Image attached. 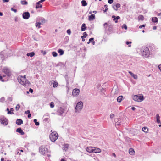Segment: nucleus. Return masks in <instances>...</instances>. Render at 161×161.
<instances>
[{"label": "nucleus", "instance_id": "f257e3e1", "mask_svg": "<svg viewBox=\"0 0 161 161\" xmlns=\"http://www.w3.org/2000/svg\"><path fill=\"white\" fill-rule=\"evenodd\" d=\"M18 80L20 83L25 86H28L30 84V82L26 79L25 75L19 76Z\"/></svg>", "mask_w": 161, "mask_h": 161}, {"label": "nucleus", "instance_id": "f03ea898", "mask_svg": "<svg viewBox=\"0 0 161 161\" xmlns=\"http://www.w3.org/2000/svg\"><path fill=\"white\" fill-rule=\"evenodd\" d=\"M83 107V103L82 101L78 102L76 106L75 112L76 113H80Z\"/></svg>", "mask_w": 161, "mask_h": 161}, {"label": "nucleus", "instance_id": "7ed1b4c3", "mask_svg": "<svg viewBox=\"0 0 161 161\" xmlns=\"http://www.w3.org/2000/svg\"><path fill=\"white\" fill-rule=\"evenodd\" d=\"M132 98L135 101L138 102H141L144 99V97L142 94L134 95Z\"/></svg>", "mask_w": 161, "mask_h": 161}, {"label": "nucleus", "instance_id": "20e7f679", "mask_svg": "<svg viewBox=\"0 0 161 161\" xmlns=\"http://www.w3.org/2000/svg\"><path fill=\"white\" fill-rule=\"evenodd\" d=\"M58 137V134L56 131L52 132L49 136L50 139L52 142H54Z\"/></svg>", "mask_w": 161, "mask_h": 161}, {"label": "nucleus", "instance_id": "39448f33", "mask_svg": "<svg viewBox=\"0 0 161 161\" xmlns=\"http://www.w3.org/2000/svg\"><path fill=\"white\" fill-rule=\"evenodd\" d=\"M141 53L143 56H146L149 54V49L146 47H144L141 49Z\"/></svg>", "mask_w": 161, "mask_h": 161}, {"label": "nucleus", "instance_id": "423d86ee", "mask_svg": "<svg viewBox=\"0 0 161 161\" xmlns=\"http://www.w3.org/2000/svg\"><path fill=\"white\" fill-rule=\"evenodd\" d=\"M39 151L41 154L44 155L48 152V149L45 146H42L40 147Z\"/></svg>", "mask_w": 161, "mask_h": 161}, {"label": "nucleus", "instance_id": "0eeeda50", "mask_svg": "<svg viewBox=\"0 0 161 161\" xmlns=\"http://www.w3.org/2000/svg\"><path fill=\"white\" fill-rule=\"evenodd\" d=\"M80 93V90L77 88H75L73 90L72 92V95L74 97H77Z\"/></svg>", "mask_w": 161, "mask_h": 161}, {"label": "nucleus", "instance_id": "6e6552de", "mask_svg": "<svg viewBox=\"0 0 161 161\" xmlns=\"http://www.w3.org/2000/svg\"><path fill=\"white\" fill-rule=\"evenodd\" d=\"M22 16L24 19H28L30 17V13L28 12H24L22 14Z\"/></svg>", "mask_w": 161, "mask_h": 161}, {"label": "nucleus", "instance_id": "1a4fd4ad", "mask_svg": "<svg viewBox=\"0 0 161 161\" xmlns=\"http://www.w3.org/2000/svg\"><path fill=\"white\" fill-rule=\"evenodd\" d=\"M0 120L1 124L3 125H7L8 124L7 119L6 118H1Z\"/></svg>", "mask_w": 161, "mask_h": 161}, {"label": "nucleus", "instance_id": "9d476101", "mask_svg": "<svg viewBox=\"0 0 161 161\" xmlns=\"http://www.w3.org/2000/svg\"><path fill=\"white\" fill-rule=\"evenodd\" d=\"M64 112V108L61 107H60L58 108L57 112L58 115H61Z\"/></svg>", "mask_w": 161, "mask_h": 161}, {"label": "nucleus", "instance_id": "9b49d317", "mask_svg": "<svg viewBox=\"0 0 161 161\" xmlns=\"http://www.w3.org/2000/svg\"><path fill=\"white\" fill-rule=\"evenodd\" d=\"M121 6V5L119 3H117L116 4H114L113 5V8L115 11H117L118 8H119Z\"/></svg>", "mask_w": 161, "mask_h": 161}, {"label": "nucleus", "instance_id": "f8f14e48", "mask_svg": "<svg viewBox=\"0 0 161 161\" xmlns=\"http://www.w3.org/2000/svg\"><path fill=\"white\" fill-rule=\"evenodd\" d=\"M94 147H88L86 149L87 152L89 153H93Z\"/></svg>", "mask_w": 161, "mask_h": 161}, {"label": "nucleus", "instance_id": "ddd939ff", "mask_svg": "<svg viewBox=\"0 0 161 161\" xmlns=\"http://www.w3.org/2000/svg\"><path fill=\"white\" fill-rule=\"evenodd\" d=\"M3 71L4 73L7 74L9 76L10 75V70L7 68H4L3 69Z\"/></svg>", "mask_w": 161, "mask_h": 161}, {"label": "nucleus", "instance_id": "4468645a", "mask_svg": "<svg viewBox=\"0 0 161 161\" xmlns=\"http://www.w3.org/2000/svg\"><path fill=\"white\" fill-rule=\"evenodd\" d=\"M93 153H100L101 152V150L98 148H96L95 147H94L93 149Z\"/></svg>", "mask_w": 161, "mask_h": 161}, {"label": "nucleus", "instance_id": "2eb2a0df", "mask_svg": "<svg viewBox=\"0 0 161 161\" xmlns=\"http://www.w3.org/2000/svg\"><path fill=\"white\" fill-rule=\"evenodd\" d=\"M129 73L135 79H137L138 78V76L137 75L133 74L131 72L129 71Z\"/></svg>", "mask_w": 161, "mask_h": 161}, {"label": "nucleus", "instance_id": "dca6fc26", "mask_svg": "<svg viewBox=\"0 0 161 161\" xmlns=\"http://www.w3.org/2000/svg\"><path fill=\"white\" fill-rule=\"evenodd\" d=\"M95 18V15L94 14H92L91 15L89 16L88 19L89 21H92L94 20Z\"/></svg>", "mask_w": 161, "mask_h": 161}, {"label": "nucleus", "instance_id": "f3484780", "mask_svg": "<svg viewBox=\"0 0 161 161\" xmlns=\"http://www.w3.org/2000/svg\"><path fill=\"white\" fill-rule=\"evenodd\" d=\"M156 121L158 123H161V121L160 120V117L158 114H157L156 115Z\"/></svg>", "mask_w": 161, "mask_h": 161}, {"label": "nucleus", "instance_id": "a211bd4d", "mask_svg": "<svg viewBox=\"0 0 161 161\" xmlns=\"http://www.w3.org/2000/svg\"><path fill=\"white\" fill-rule=\"evenodd\" d=\"M16 132L20 133L21 135H23L24 134V132H23L21 128H19L17 129Z\"/></svg>", "mask_w": 161, "mask_h": 161}, {"label": "nucleus", "instance_id": "6ab92c4d", "mask_svg": "<svg viewBox=\"0 0 161 161\" xmlns=\"http://www.w3.org/2000/svg\"><path fill=\"white\" fill-rule=\"evenodd\" d=\"M69 145L67 144H64L63 146V150L66 151L68 148Z\"/></svg>", "mask_w": 161, "mask_h": 161}, {"label": "nucleus", "instance_id": "aec40b11", "mask_svg": "<svg viewBox=\"0 0 161 161\" xmlns=\"http://www.w3.org/2000/svg\"><path fill=\"white\" fill-rule=\"evenodd\" d=\"M16 124L18 125H20L23 123L22 120L20 119H18L16 121Z\"/></svg>", "mask_w": 161, "mask_h": 161}, {"label": "nucleus", "instance_id": "412c9836", "mask_svg": "<svg viewBox=\"0 0 161 161\" xmlns=\"http://www.w3.org/2000/svg\"><path fill=\"white\" fill-rule=\"evenodd\" d=\"M40 1L36 3V9L41 8L42 7V5L40 4L41 3H39Z\"/></svg>", "mask_w": 161, "mask_h": 161}, {"label": "nucleus", "instance_id": "4be33fe9", "mask_svg": "<svg viewBox=\"0 0 161 161\" xmlns=\"http://www.w3.org/2000/svg\"><path fill=\"white\" fill-rule=\"evenodd\" d=\"M115 122L116 126H119L121 124V122L118 120V119H115Z\"/></svg>", "mask_w": 161, "mask_h": 161}, {"label": "nucleus", "instance_id": "5701e85b", "mask_svg": "<svg viewBox=\"0 0 161 161\" xmlns=\"http://www.w3.org/2000/svg\"><path fill=\"white\" fill-rule=\"evenodd\" d=\"M58 53L60 56L64 54V51L62 49H59L58 50Z\"/></svg>", "mask_w": 161, "mask_h": 161}, {"label": "nucleus", "instance_id": "b1692460", "mask_svg": "<svg viewBox=\"0 0 161 161\" xmlns=\"http://www.w3.org/2000/svg\"><path fill=\"white\" fill-rule=\"evenodd\" d=\"M86 29V27L85 24L84 23L83 24L81 28V30L82 31H84Z\"/></svg>", "mask_w": 161, "mask_h": 161}, {"label": "nucleus", "instance_id": "393cba45", "mask_svg": "<svg viewBox=\"0 0 161 161\" xmlns=\"http://www.w3.org/2000/svg\"><path fill=\"white\" fill-rule=\"evenodd\" d=\"M152 21L153 22L157 23L158 21V19L156 17H152Z\"/></svg>", "mask_w": 161, "mask_h": 161}, {"label": "nucleus", "instance_id": "a878e982", "mask_svg": "<svg viewBox=\"0 0 161 161\" xmlns=\"http://www.w3.org/2000/svg\"><path fill=\"white\" fill-rule=\"evenodd\" d=\"M26 55L27 56H30L31 57L35 55V53L34 52L28 53Z\"/></svg>", "mask_w": 161, "mask_h": 161}, {"label": "nucleus", "instance_id": "bb28decb", "mask_svg": "<svg viewBox=\"0 0 161 161\" xmlns=\"http://www.w3.org/2000/svg\"><path fill=\"white\" fill-rule=\"evenodd\" d=\"M122 98H123V96H119L117 98V101L119 103L120 102L122 101Z\"/></svg>", "mask_w": 161, "mask_h": 161}, {"label": "nucleus", "instance_id": "cd10ccee", "mask_svg": "<svg viewBox=\"0 0 161 161\" xmlns=\"http://www.w3.org/2000/svg\"><path fill=\"white\" fill-rule=\"evenodd\" d=\"M81 3L83 6H86L87 4L86 1L84 0H83L81 1Z\"/></svg>", "mask_w": 161, "mask_h": 161}, {"label": "nucleus", "instance_id": "c85d7f7f", "mask_svg": "<svg viewBox=\"0 0 161 161\" xmlns=\"http://www.w3.org/2000/svg\"><path fill=\"white\" fill-rule=\"evenodd\" d=\"M129 154L130 155H133L135 153V151L133 149H130L129 151Z\"/></svg>", "mask_w": 161, "mask_h": 161}, {"label": "nucleus", "instance_id": "c756f323", "mask_svg": "<svg viewBox=\"0 0 161 161\" xmlns=\"http://www.w3.org/2000/svg\"><path fill=\"white\" fill-rule=\"evenodd\" d=\"M13 108H11L10 109V110L9 111H8V112H7V113L8 114H14V113L13 112Z\"/></svg>", "mask_w": 161, "mask_h": 161}, {"label": "nucleus", "instance_id": "7c9ffc66", "mask_svg": "<svg viewBox=\"0 0 161 161\" xmlns=\"http://www.w3.org/2000/svg\"><path fill=\"white\" fill-rule=\"evenodd\" d=\"M138 19L139 20H143L144 19V17L143 15H140L138 16Z\"/></svg>", "mask_w": 161, "mask_h": 161}, {"label": "nucleus", "instance_id": "2f4dec72", "mask_svg": "<svg viewBox=\"0 0 161 161\" xmlns=\"http://www.w3.org/2000/svg\"><path fill=\"white\" fill-rule=\"evenodd\" d=\"M42 24V23L40 22L36 23V26L37 27H38V28H41L40 25Z\"/></svg>", "mask_w": 161, "mask_h": 161}, {"label": "nucleus", "instance_id": "473e14b6", "mask_svg": "<svg viewBox=\"0 0 161 161\" xmlns=\"http://www.w3.org/2000/svg\"><path fill=\"white\" fill-rule=\"evenodd\" d=\"M142 130L145 132H147L148 131V128L146 127H143L142 128Z\"/></svg>", "mask_w": 161, "mask_h": 161}, {"label": "nucleus", "instance_id": "72a5a7b5", "mask_svg": "<svg viewBox=\"0 0 161 161\" xmlns=\"http://www.w3.org/2000/svg\"><path fill=\"white\" fill-rule=\"evenodd\" d=\"M21 3L22 5H26L27 4V2L25 0L21 1Z\"/></svg>", "mask_w": 161, "mask_h": 161}, {"label": "nucleus", "instance_id": "f704fd0d", "mask_svg": "<svg viewBox=\"0 0 161 161\" xmlns=\"http://www.w3.org/2000/svg\"><path fill=\"white\" fill-rule=\"evenodd\" d=\"M37 120L36 119H34V122L35 123V125H39V122L37 121Z\"/></svg>", "mask_w": 161, "mask_h": 161}, {"label": "nucleus", "instance_id": "c9c22d12", "mask_svg": "<svg viewBox=\"0 0 161 161\" xmlns=\"http://www.w3.org/2000/svg\"><path fill=\"white\" fill-rule=\"evenodd\" d=\"M103 26H104V27L105 28V29H107V27L108 26H109V25H108V24L107 23H105L104 24H103Z\"/></svg>", "mask_w": 161, "mask_h": 161}, {"label": "nucleus", "instance_id": "e433bc0d", "mask_svg": "<svg viewBox=\"0 0 161 161\" xmlns=\"http://www.w3.org/2000/svg\"><path fill=\"white\" fill-rule=\"evenodd\" d=\"M52 55L54 57H57L58 56L57 53L55 52H53Z\"/></svg>", "mask_w": 161, "mask_h": 161}, {"label": "nucleus", "instance_id": "4c0bfd02", "mask_svg": "<svg viewBox=\"0 0 161 161\" xmlns=\"http://www.w3.org/2000/svg\"><path fill=\"white\" fill-rule=\"evenodd\" d=\"M53 87H57L58 85V83L57 82H54V83L53 84Z\"/></svg>", "mask_w": 161, "mask_h": 161}, {"label": "nucleus", "instance_id": "58836bf2", "mask_svg": "<svg viewBox=\"0 0 161 161\" xmlns=\"http://www.w3.org/2000/svg\"><path fill=\"white\" fill-rule=\"evenodd\" d=\"M50 107L52 108H53L54 106V103L53 102H51L50 103Z\"/></svg>", "mask_w": 161, "mask_h": 161}, {"label": "nucleus", "instance_id": "ea45409f", "mask_svg": "<svg viewBox=\"0 0 161 161\" xmlns=\"http://www.w3.org/2000/svg\"><path fill=\"white\" fill-rule=\"evenodd\" d=\"M131 42H130L128 41H127L126 42V44L127 45H128V46L129 47H130L131 46Z\"/></svg>", "mask_w": 161, "mask_h": 161}, {"label": "nucleus", "instance_id": "a19ab883", "mask_svg": "<svg viewBox=\"0 0 161 161\" xmlns=\"http://www.w3.org/2000/svg\"><path fill=\"white\" fill-rule=\"evenodd\" d=\"M122 28H124L125 30H126L127 29V26L125 24H124L123 25H122Z\"/></svg>", "mask_w": 161, "mask_h": 161}, {"label": "nucleus", "instance_id": "79ce46f5", "mask_svg": "<svg viewBox=\"0 0 161 161\" xmlns=\"http://www.w3.org/2000/svg\"><path fill=\"white\" fill-rule=\"evenodd\" d=\"M20 108V105L19 104H18L15 107V109L16 110H18Z\"/></svg>", "mask_w": 161, "mask_h": 161}, {"label": "nucleus", "instance_id": "37998d69", "mask_svg": "<svg viewBox=\"0 0 161 161\" xmlns=\"http://www.w3.org/2000/svg\"><path fill=\"white\" fill-rule=\"evenodd\" d=\"M83 35L84 38H86L87 36V34L86 32H84L83 33Z\"/></svg>", "mask_w": 161, "mask_h": 161}, {"label": "nucleus", "instance_id": "c03bdc74", "mask_svg": "<svg viewBox=\"0 0 161 161\" xmlns=\"http://www.w3.org/2000/svg\"><path fill=\"white\" fill-rule=\"evenodd\" d=\"M114 117V115L113 114H111L110 115V118L111 119L113 118Z\"/></svg>", "mask_w": 161, "mask_h": 161}, {"label": "nucleus", "instance_id": "a18cd8bd", "mask_svg": "<svg viewBox=\"0 0 161 161\" xmlns=\"http://www.w3.org/2000/svg\"><path fill=\"white\" fill-rule=\"evenodd\" d=\"M11 9L12 11H14L15 13H16L17 11V10L16 9H14L13 8H11Z\"/></svg>", "mask_w": 161, "mask_h": 161}, {"label": "nucleus", "instance_id": "49530a36", "mask_svg": "<svg viewBox=\"0 0 161 161\" xmlns=\"http://www.w3.org/2000/svg\"><path fill=\"white\" fill-rule=\"evenodd\" d=\"M67 33L69 35H70L71 33V31L70 29H68L67 30Z\"/></svg>", "mask_w": 161, "mask_h": 161}, {"label": "nucleus", "instance_id": "de8ad7c7", "mask_svg": "<svg viewBox=\"0 0 161 161\" xmlns=\"http://www.w3.org/2000/svg\"><path fill=\"white\" fill-rule=\"evenodd\" d=\"M113 2V0H108V3L109 4H112Z\"/></svg>", "mask_w": 161, "mask_h": 161}, {"label": "nucleus", "instance_id": "09e8293b", "mask_svg": "<svg viewBox=\"0 0 161 161\" xmlns=\"http://www.w3.org/2000/svg\"><path fill=\"white\" fill-rule=\"evenodd\" d=\"M30 113V110H27V111H25V114H29V113Z\"/></svg>", "mask_w": 161, "mask_h": 161}, {"label": "nucleus", "instance_id": "8fccbe9b", "mask_svg": "<svg viewBox=\"0 0 161 161\" xmlns=\"http://www.w3.org/2000/svg\"><path fill=\"white\" fill-rule=\"evenodd\" d=\"M5 100V98L4 97H2L0 99V101L2 102H3Z\"/></svg>", "mask_w": 161, "mask_h": 161}, {"label": "nucleus", "instance_id": "3c124183", "mask_svg": "<svg viewBox=\"0 0 161 161\" xmlns=\"http://www.w3.org/2000/svg\"><path fill=\"white\" fill-rule=\"evenodd\" d=\"M41 22H41V23H45V22H46V20H45L44 19H42V21Z\"/></svg>", "mask_w": 161, "mask_h": 161}, {"label": "nucleus", "instance_id": "603ef678", "mask_svg": "<svg viewBox=\"0 0 161 161\" xmlns=\"http://www.w3.org/2000/svg\"><path fill=\"white\" fill-rule=\"evenodd\" d=\"M112 18L113 19L114 21H115L116 20V17L114 15H113L112 16Z\"/></svg>", "mask_w": 161, "mask_h": 161}, {"label": "nucleus", "instance_id": "864d4df0", "mask_svg": "<svg viewBox=\"0 0 161 161\" xmlns=\"http://www.w3.org/2000/svg\"><path fill=\"white\" fill-rule=\"evenodd\" d=\"M94 38H91L89 40V42H91L92 41H93Z\"/></svg>", "mask_w": 161, "mask_h": 161}, {"label": "nucleus", "instance_id": "5fc2aeb1", "mask_svg": "<svg viewBox=\"0 0 161 161\" xmlns=\"http://www.w3.org/2000/svg\"><path fill=\"white\" fill-rule=\"evenodd\" d=\"M2 76L1 75H0V80L3 82L4 81V80H2Z\"/></svg>", "mask_w": 161, "mask_h": 161}, {"label": "nucleus", "instance_id": "6e6d98bb", "mask_svg": "<svg viewBox=\"0 0 161 161\" xmlns=\"http://www.w3.org/2000/svg\"><path fill=\"white\" fill-rule=\"evenodd\" d=\"M144 26H145V25H140L139 26V28L141 29V28H142V27H144Z\"/></svg>", "mask_w": 161, "mask_h": 161}, {"label": "nucleus", "instance_id": "4d7b16f0", "mask_svg": "<svg viewBox=\"0 0 161 161\" xmlns=\"http://www.w3.org/2000/svg\"><path fill=\"white\" fill-rule=\"evenodd\" d=\"M29 92L31 93H32L33 92V89H32L31 88H30L29 89Z\"/></svg>", "mask_w": 161, "mask_h": 161}, {"label": "nucleus", "instance_id": "13d9d810", "mask_svg": "<svg viewBox=\"0 0 161 161\" xmlns=\"http://www.w3.org/2000/svg\"><path fill=\"white\" fill-rule=\"evenodd\" d=\"M3 2H8L9 1V0H2Z\"/></svg>", "mask_w": 161, "mask_h": 161}, {"label": "nucleus", "instance_id": "bf43d9fd", "mask_svg": "<svg viewBox=\"0 0 161 161\" xmlns=\"http://www.w3.org/2000/svg\"><path fill=\"white\" fill-rule=\"evenodd\" d=\"M31 114L30 113L28 114V118H29L31 117Z\"/></svg>", "mask_w": 161, "mask_h": 161}, {"label": "nucleus", "instance_id": "052dcab7", "mask_svg": "<svg viewBox=\"0 0 161 161\" xmlns=\"http://www.w3.org/2000/svg\"><path fill=\"white\" fill-rule=\"evenodd\" d=\"M158 68L160 70V71H161V64H160L158 66Z\"/></svg>", "mask_w": 161, "mask_h": 161}, {"label": "nucleus", "instance_id": "680f3d73", "mask_svg": "<svg viewBox=\"0 0 161 161\" xmlns=\"http://www.w3.org/2000/svg\"><path fill=\"white\" fill-rule=\"evenodd\" d=\"M108 10V8H107L105 9V10H103V11L104 12H105L107 11Z\"/></svg>", "mask_w": 161, "mask_h": 161}, {"label": "nucleus", "instance_id": "e2e57ef3", "mask_svg": "<svg viewBox=\"0 0 161 161\" xmlns=\"http://www.w3.org/2000/svg\"><path fill=\"white\" fill-rule=\"evenodd\" d=\"M119 18H120V17L119 16H117L116 17V19L117 20H118Z\"/></svg>", "mask_w": 161, "mask_h": 161}, {"label": "nucleus", "instance_id": "0e129e2a", "mask_svg": "<svg viewBox=\"0 0 161 161\" xmlns=\"http://www.w3.org/2000/svg\"><path fill=\"white\" fill-rule=\"evenodd\" d=\"M131 108L133 110H134L136 109V108L134 107H132Z\"/></svg>", "mask_w": 161, "mask_h": 161}, {"label": "nucleus", "instance_id": "69168bd1", "mask_svg": "<svg viewBox=\"0 0 161 161\" xmlns=\"http://www.w3.org/2000/svg\"><path fill=\"white\" fill-rule=\"evenodd\" d=\"M153 30H156V28H157V27H156V26H154V27H153Z\"/></svg>", "mask_w": 161, "mask_h": 161}, {"label": "nucleus", "instance_id": "338daca9", "mask_svg": "<svg viewBox=\"0 0 161 161\" xmlns=\"http://www.w3.org/2000/svg\"><path fill=\"white\" fill-rule=\"evenodd\" d=\"M4 160V159L3 158H2L1 159V161H3Z\"/></svg>", "mask_w": 161, "mask_h": 161}, {"label": "nucleus", "instance_id": "774afa93", "mask_svg": "<svg viewBox=\"0 0 161 161\" xmlns=\"http://www.w3.org/2000/svg\"><path fill=\"white\" fill-rule=\"evenodd\" d=\"M61 161H66L64 159H62Z\"/></svg>", "mask_w": 161, "mask_h": 161}]
</instances>
